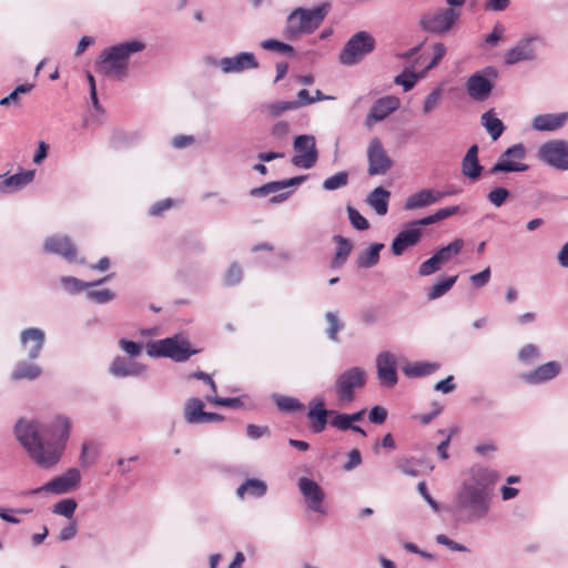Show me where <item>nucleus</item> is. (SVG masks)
<instances>
[{
    "mask_svg": "<svg viewBox=\"0 0 568 568\" xmlns=\"http://www.w3.org/2000/svg\"><path fill=\"white\" fill-rule=\"evenodd\" d=\"M71 427V419L60 415L49 424L21 419L14 432L32 460L41 468H50L61 460Z\"/></svg>",
    "mask_w": 568,
    "mask_h": 568,
    "instance_id": "obj_1",
    "label": "nucleus"
},
{
    "mask_svg": "<svg viewBox=\"0 0 568 568\" xmlns=\"http://www.w3.org/2000/svg\"><path fill=\"white\" fill-rule=\"evenodd\" d=\"M498 478L497 471L488 467L476 465L469 468L454 493L449 511L466 524L486 518Z\"/></svg>",
    "mask_w": 568,
    "mask_h": 568,
    "instance_id": "obj_2",
    "label": "nucleus"
},
{
    "mask_svg": "<svg viewBox=\"0 0 568 568\" xmlns=\"http://www.w3.org/2000/svg\"><path fill=\"white\" fill-rule=\"evenodd\" d=\"M146 44L139 39L124 41L104 49L95 62V71L118 80L126 78L130 58L143 51Z\"/></svg>",
    "mask_w": 568,
    "mask_h": 568,
    "instance_id": "obj_3",
    "label": "nucleus"
},
{
    "mask_svg": "<svg viewBox=\"0 0 568 568\" xmlns=\"http://www.w3.org/2000/svg\"><path fill=\"white\" fill-rule=\"evenodd\" d=\"M331 9L328 2H323L312 9L296 8L287 17L285 36L295 40L300 34H310L316 30Z\"/></svg>",
    "mask_w": 568,
    "mask_h": 568,
    "instance_id": "obj_4",
    "label": "nucleus"
},
{
    "mask_svg": "<svg viewBox=\"0 0 568 568\" xmlns=\"http://www.w3.org/2000/svg\"><path fill=\"white\" fill-rule=\"evenodd\" d=\"M199 351L191 347L190 342L179 334L151 342L146 345V354L150 357H165L176 363L187 361Z\"/></svg>",
    "mask_w": 568,
    "mask_h": 568,
    "instance_id": "obj_5",
    "label": "nucleus"
},
{
    "mask_svg": "<svg viewBox=\"0 0 568 568\" xmlns=\"http://www.w3.org/2000/svg\"><path fill=\"white\" fill-rule=\"evenodd\" d=\"M376 48L375 38L367 31L354 33L338 54V62L345 67L361 63Z\"/></svg>",
    "mask_w": 568,
    "mask_h": 568,
    "instance_id": "obj_6",
    "label": "nucleus"
},
{
    "mask_svg": "<svg viewBox=\"0 0 568 568\" xmlns=\"http://www.w3.org/2000/svg\"><path fill=\"white\" fill-rule=\"evenodd\" d=\"M460 16V9L437 8L422 14L419 26L425 32L444 36L454 29Z\"/></svg>",
    "mask_w": 568,
    "mask_h": 568,
    "instance_id": "obj_7",
    "label": "nucleus"
},
{
    "mask_svg": "<svg viewBox=\"0 0 568 568\" xmlns=\"http://www.w3.org/2000/svg\"><path fill=\"white\" fill-rule=\"evenodd\" d=\"M366 384V372L358 366L338 374L334 382V392L339 404H349L355 399L356 390Z\"/></svg>",
    "mask_w": 568,
    "mask_h": 568,
    "instance_id": "obj_8",
    "label": "nucleus"
},
{
    "mask_svg": "<svg viewBox=\"0 0 568 568\" xmlns=\"http://www.w3.org/2000/svg\"><path fill=\"white\" fill-rule=\"evenodd\" d=\"M536 158L546 166L568 171V140L552 139L539 145Z\"/></svg>",
    "mask_w": 568,
    "mask_h": 568,
    "instance_id": "obj_9",
    "label": "nucleus"
},
{
    "mask_svg": "<svg viewBox=\"0 0 568 568\" xmlns=\"http://www.w3.org/2000/svg\"><path fill=\"white\" fill-rule=\"evenodd\" d=\"M526 156L527 148L524 143H516L501 152L488 173L497 175L499 173L526 172L529 170V165L524 162Z\"/></svg>",
    "mask_w": 568,
    "mask_h": 568,
    "instance_id": "obj_10",
    "label": "nucleus"
},
{
    "mask_svg": "<svg viewBox=\"0 0 568 568\" xmlns=\"http://www.w3.org/2000/svg\"><path fill=\"white\" fill-rule=\"evenodd\" d=\"M498 77L494 67H487L473 73L465 83L468 97L477 102L486 101L494 89V80Z\"/></svg>",
    "mask_w": 568,
    "mask_h": 568,
    "instance_id": "obj_11",
    "label": "nucleus"
},
{
    "mask_svg": "<svg viewBox=\"0 0 568 568\" xmlns=\"http://www.w3.org/2000/svg\"><path fill=\"white\" fill-rule=\"evenodd\" d=\"M42 251L45 254L60 256L68 263H78L83 265L85 258L78 257V247L72 239L64 234H53L44 239L42 243Z\"/></svg>",
    "mask_w": 568,
    "mask_h": 568,
    "instance_id": "obj_12",
    "label": "nucleus"
},
{
    "mask_svg": "<svg viewBox=\"0 0 568 568\" xmlns=\"http://www.w3.org/2000/svg\"><path fill=\"white\" fill-rule=\"evenodd\" d=\"M293 149L296 154L292 158V164L297 168L311 169L318 159L316 140L314 135L301 134L294 139Z\"/></svg>",
    "mask_w": 568,
    "mask_h": 568,
    "instance_id": "obj_13",
    "label": "nucleus"
},
{
    "mask_svg": "<svg viewBox=\"0 0 568 568\" xmlns=\"http://www.w3.org/2000/svg\"><path fill=\"white\" fill-rule=\"evenodd\" d=\"M81 473L78 468L72 467L69 468L65 473L60 476H57L45 483L43 486L36 488L32 493L40 494L42 491L53 494V495H63L75 490L81 483Z\"/></svg>",
    "mask_w": 568,
    "mask_h": 568,
    "instance_id": "obj_14",
    "label": "nucleus"
},
{
    "mask_svg": "<svg viewBox=\"0 0 568 568\" xmlns=\"http://www.w3.org/2000/svg\"><path fill=\"white\" fill-rule=\"evenodd\" d=\"M538 34H526L517 43L506 51L505 63L515 65L524 61H534L537 58L535 42L539 41Z\"/></svg>",
    "mask_w": 568,
    "mask_h": 568,
    "instance_id": "obj_15",
    "label": "nucleus"
},
{
    "mask_svg": "<svg viewBox=\"0 0 568 568\" xmlns=\"http://www.w3.org/2000/svg\"><path fill=\"white\" fill-rule=\"evenodd\" d=\"M367 161L369 175H384L392 166L393 160L386 153L382 141L373 138L367 148Z\"/></svg>",
    "mask_w": 568,
    "mask_h": 568,
    "instance_id": "obj_16",
    "label": "nucleus"
},
{
    "mask_svg": "<svg viewBox=\"0 0 568 568\" xmlns=\"http://www.w3.org/2000/svg\"><path fill=\"white\" fill-rule=\"evenodd\" d=\"M213 64L225 73H241L250 69H257L260 67L254 53L252 52H240L234 57H225L215 60Z\"/></svg>",
    "mask_w": 568,
    "mask_h": 568,
    "instance_id": "obj_17",
    "label": "nucleus"
},
{
    "mask_svg": "<svg viewBox=\"0 0 568 568\" xmlns=\"http://www.w3.org/2000/svg\"><path fill=\"white\" fill-rule=\"evenodd\" d=\"M298 489L304 497L307 507L318 514H325L326 510L323 506L325 493L323 488L313 479L308 477H301L297 481Z\"/></svg>",
    "mask_w": 568,
    "mask_h": 568,
    "instance_id": "obj_18",
    "label": "nucleus"
},
{
    "mask_svg": "<svg viewBox=\"0 0 568 568\" xmlns=\"http://www.w3.org/2000/svg\"><path fill=\"white\" fill-rule=\"evenodd\" d=\"M45 343V333L38 327H29L20 333V345L29 361L40 357Z\"/></svg>",
    "mask_w": 568,
    "mask_h": 568,
    "instance_id": "obj_19",
    "label": "nucleus"
},
{
    "mask_svg": "<svg viewBox=\"0 0 568 568\" xmlns=\"http://www.w3.org/2000/svg\"><path fill=\"white\" fill-rule=\"evenodd\" d=\"M310 420V429L314 434L324 432L327 425L328 417H332V409L325 408L323 397L315 396L308 403V412L306 414Z\"/></svg>",
    "mask_w": 568,
    "mask_h": 568,
    "instance_id": "obj_20",
    "label": "nucleus"
},
{
    "mask_svg": "<svg viewBox=\"0 0 568 568\" xmlns=\"http://www.w3.org/2000/svg\"><path fill=\"white\" fill-rule=\"evenodd\" d=\"M377 376L381 384L386 387H394L398 382L396 371V358L388 351L381 352L376 357Z\"/></svg>",
    "mask_w": 568,
    "mask_h": 568,
    "instance_id": "obj_21",
    "label": "nucleus"
},
{
    "mask_svg": "<svg viewBox=\"0 0 568 568\" xmlns=\"http://www.w3.org/2000/svg\"><path fill=\"white\" fill-rule=\"evenodd\" d=\"M399 99L386 95L377 99L365 119V125L372 128L376 122L385 120L390 113L399 108Z\"/></svg>",
    "mask_w": 568,
    "mask_h": 568,
    "instance_id": "obj_22",
    "label": "nucleus"
},
{
    "mask_svg": "<svg viewBox=\"0 0 568 568\" xmlns=\"http://www.w3.org/2000/svg\"><path fill=\"white\" fill-rule=\"evenodd\" d=\"M450 192H440L434 189H423L416 193L410 194L404 204V210L412 211L436 204L443 197L449 195Z\"/></svg>",
    "mask_w": 568,
    "mask_h": 568,
    "instance_id": "obj_23",
    "label": "nucleus"
},
{
    "mask_svg": "<svg viewBox=\"0 0 568 568\" xmlns=\"http://www.w3.org/2000/svg\"><path fill=\"white\" fill-rule=\"evenodd\" d=\"M560 371L561 365L556 361H551L523 374L520 378L527 384L538 385L554 379L559 375Z\"/></svg>",
    "mask_w": 568,
    "mask_h": 568,
    "instance_id": "obj_24",
    "label": "nucleus"
},
{
    "mask_svg": "<svg viewBox=\"0 0 568 568\" xmlns=\"http://www.w3.org/2000/svg\"><path fill=\"white\" fill-rule=\"evenodd\" d=\"M111 375L120 378L124 377H139L146 372V365L130 361L122 356H116L110 367Z\"/></svg>",
    "mask_w": 568,
    "mask_h": 568,
    "instance_id": "obj_25",
    "label": "nucleus"
},
{
    "mask_svg": "<svg viewBox=\"0 0 568 568\" xmlns=\"http://www.w3.org/2000/svg\"><path fill=\"white\" fill-rule=\"evenodd\" d=\"M423 231L419 227L409 226L400 231L390 245V251L395 256L402 255L408 247H413L419 243Z\"/></svg>",
    "mask_w": 568,
    "mask_h": 568,
    "instance_id": "obj_26",
    "label": "nucleus"
},
{
    "mask_svg": "<svg viewBox=\"0 0 568 568\" xmlns=\"http://www.w3.org/2000/svg\"><path fill=\"white\" fill-rule=\"evenodd\" d=\"M307 179L306 175H298L286 180L272 181L250 191L252 197H264L287 187H297Z\"/></svg>",
    "mask_w": 568,
    "mask_h": 568,
    "instance_id": "obj_27",
    "label": "nucleus"
},
{
    "mask_svg": "<svg viewBox=\"0 0 568 568\" xmlns=\"http://www.w3.org/2000/svg\"><path fill=\"white\" fill-rule=\"evenodd\" d=\"M568 120V112L545 113L532 119L531 126L536 131H556L562 128Z\"/></svg>",
    "mask_w": 568,
    "mask_h": 568,
    "instance_id": "obj_28",
    "label": "nucleus"
},
{
    "mask_svg": "<svg viewBox=\"0 0 568 568\" xmlns=\"http://www.w3.org/2000/svg\"><path fill=\"white\" fill-rule=\"evenodd\" d=\"M34 175V170H27L6 178L0 182V193L9 194L24 189L33 181Z\"/></svg>",
    "mask_w": 568,
    "mask_h": 568,
    "instance_id": "obj_29",
    "label": "nucleus"
},
{
    "mask_svg": "<svg viewBox=\"0 0 568 568\" xmlns=\"http://www.w3.org/2000/svg\"><path fill=\"white\" fill-rule=\"evenodd\" d=\"M42 367L33 361H18L10 374L13 382L19 381H34L42 375Z\"/></svg>",
    "mask_w": 568,
    "mask_h": 568,
    "instance_id": "obj_30",
    "label": "nucleus"
},
{
    "mask_svg": "<svg viewBox=\"0 0 568 568\" xmlns=\"http://www.w3.org/2000/svg\"><path fill=\"white\" fill-rule=\"evenodd\" d=\"M110 278V275L93 282H84L74 276H61L59 282L64 292L70 295L79 294L89 287L98 286Z\"/></svg>",
    "mask_w": 568,
    "mask_h": 568,
    "instance_id": "obj_31",
    "label": "nucleus"
},
{
    "mask_svg": "<svg viewBox=\"0 0 568 568\" xmlns=\"http://www.w3.org/2000/svg\"><path fill=\"white\" fill-rule=\"evenodd\" d=\"M390 192L383 186L375 187L366 197V203L377 215H385L388 211Z\"/></svg>",
    "mask_w": 568,
    "mask_h": 568,
    "instance_id": "obj_32",
    "label": "nucleus"
},
{
    "mask_svg": "<svg viewBox=\"0 0 568 568\" xmlns=\"http://www.w3.org/2000/svg\"><path fill=\"white\" fill-rule=\"evenodd\" d=\"M480 124L485 128L493 141H497L506 130L505 124L497 118L494 109L480 115Z\"/></svg>",
    "mask_w": 568,
    "mask_h": 568,
    "instance_id": "obj_33",
    "label": "nucleus"
},
{
    "mask_svg": "<svg viewBox=\"0 0 568 568\" xmlns=\"http://www.w3.org/2000/svg\"><path fill=\"white\" fill-rule=\"evenodd\" d=\"M204 403L197 397L189 398L184 404L183 415L189 424H203Z\"/></svg>",
    "mask_w": 568,
    "mask_h": 568,
    "instance_id": "obj_34",
    "label": "nucleus"
},
{
    "mask_svg": "<svg viewBox=\"0 0 568 568\" xmlns=\"http://www.w3.org/2000/svg\"><path fill=\"white\" fill-rule=\"evenodd\" d=\"M333 241L336 243L337 248L333 260L331 261L332 268H338L343 266L353 248L351 241L342 235H334Z\"/></svg>",
    "mask_w": 568,
    "mask_h": 568,
    "instance_id": "obj_35",
    "label": "nucleus"
},
{
    "mask_svg": "<svg viewBox=\"0 0 568 568\" xmlns=\"http://www.w3.org/2000/svg\"><path fill=\"white\" fill-rule=\"evenodd\" d=\"M267 491V485L265 481L257 478H250L243 481L236 489L239 498H244L245 494L252 497L261 498Z\"/></svg>",
    "mask_w": 568,
    "mask_h": 568,
    "instance_id": "obj_36",
    "label": "nucleus"
},
{
    "mask_svg": "<svg viewBox=\"0 0 568 568\" xmlns=\"http://www.w3.org/2000/svg\"><path fill=\"white\" fill-rule=\"evenodd\" d=\"M384 248L383 243H374L368 248L361 252L356 258V265L359 268H371L379 262V253Z\"/></svg>",
    "mask_w": 568,
    "mask_h": 568,
    "instance_id": "obj_37",
    "label": "nucleus"
},
{
    "mask_svg": "<svg viewBox=\"0 0 568 568\" xmlns=\"http://www.w3.org/2000/svg\"><path fill=\"white\" fill-rule=\"evenodd\" d=\"M439 369L438 363L416 362L404 367V374L407 377L416 378L430 375Z\"/></svg>",
    "mask_w": 568,
    "mask_h": 568,
    "instance_id": "obj_38",
    "label": "nucleus"
},
{
    "mask_svg": "<svg viewBox=\"0 0 568 568\" xmlns=\"http://www.w3.org/2000/svg\"><path fill=\"white\" fill-rule=\"evenodd\" d=\"M272 399L276 407L284 413H296L305 409V405L295 397L273 394Z\"/></svg>",
    "mask_w": 568,
    "mask_h": 568,
    "instance_id": "obj_39",
    "label": "nucleus"
},
{
    "mask_svg": "<svg viewBox=\"0 0 568 568\" xmlns=\"http://www.w3.org/2000/svg\"><path fill=\"white\" fill-rule=\"evenodd\" d=\"M457 278L458 275L442 277L436 284L428 288L427 298L434 301L444 296L455 285Z\"/></svg>",
    "mask_w": 568,
    "mask_h": 568,
    "instance_id": "obj_40",
    "label": "nucleus"
},
{
    "mask_svg": "<svg viewBox=\"0 0 568 568\" xmlns=\"http://www.w3.org/2000/svg\"><path fill=\"white\" fill-rule=\"evenodd\" d=\"M425 77V72L416 73L410 69L406 68L402 73L395 77L394 83L402 85L405 92L410 91L418 80Z\"/></svg>",
    "mask_w": 568,
    "mask_h": 568,
    "instance_id": "obj_41",
    "label": "nucleus"
},
{
    "mask_svg": "<svg viewBox=\"0 0 568 568\" xmlns=\"http://www.w3.org/2000/svg\"><path fill=\"white\" fill-rule=\"evenodd\" d=\"M464 247V240L456 239L448 245L442 246L434 254L440 260L443 264L448 263L454 256L458 255Z\"/></svg>",
    "mask_w": 568,
    "mask_h": 568,
    "instance_id": "obj_42",
    "label": "nucleus"
},
{
    "mask_svg": "<svg viewBox=\"0 0 568 568\" xmlns=\"http://www.w3.org/2000/svg\"><path fill=\"white\" fill-rule=\"evenodd\" d=\"M484 166L479 159L463 158L462 173L471 181H478L481 178Z\"/></svg>",
    "mask_w": 568,
    "mask_h": 568,
    "instance_id": "obj_43",
    "label": "nucleus"
},
{
    "mask_svg": "<svg viewBox=\"0 0 568 568\" xmlns=\"http://www.w3.org/2000/svg\"><path fill=\"white\" fill-rule=\"evenodd\" d=\"M328 327L326 328V336L332 342H338L337 334L344 329L345 324L338 318L337 312H327L325 314Z\"/></svg>",
    "mask_w": 568,
    "mask_h": 568,
    "instance_id": "obj_44",
    "label": "nucleus"
},
{
    "mask_svg": "<svg viewBox=\"0 0 568 568\" xmlns=\"http://www.w3.org/2000/svg\"><path fill=\"white\" fill-rule=\"evenodd\" d=\"M98 455V445L93 442H85L82 445L80 454V465L82 467H89L95 463Z\"/></svg>",
    "mask_w": 568,
    "mask_h": 568,
    "instance_id": "obj_45",
    "label": "nucleus"
},
{
    "mask_svg": "<svg viewBox=\"0 0 568 568\" xmlns=\"http://www.w3.org/2000/svg\"><path fill=\"white\" fill-rule=\"evenodd\" d=\"M348 184V173L346 171L337 172L336 174L325 179L322 187L325 191H335Z\"/></svg>",
    "mask_w": 568,
    "mask_h": 568,
    "instance_id": "obj_46",
    "label": "nucleus"
},
{
    "mask_svg": "<svg viewBox=\"0 0 568 568\" xmlns=\"http://www.w3.org/2000/svg\"><path fill=\"white\" fill-rule=\"evenodd\" d=\"M77 501L75 499L73 498H65V499H61L59 500L54 506H53V513L57 514V515H60V516H63L68 519H72L73 515H74V511L77 509Z\"/></svg>",
    "mask_w": 568,
    "mask_h": 568,
    "instance_id": "obj_47",
    "label": "nucleus"
},
{
    "mask_svg": "<svg viewBox=\"0 0 568 568\" xmlns=\"http://www.w3.org/2000/svg\"><path fill=\"white\" fill-rule=\"evenodd\" d=\"M510 196L511 193L508 189L504 186H496L488 192L487 200L491 205L500 207Z\"/></svg>",
    "mask_w": 568,
    "mask_h": 568,
    "instance_id": "obj_48",
    "label": "nucleus"
},
{
    "mask_svg": "<svg viewBox=\"0 0 568 568\" xmlns=\"http://www.w3.org/2000/svg\"><path fill=\"white\" fill-rule=\"evenodd\" d=\"M261 48L268 51H277L282 54L286 55H294L295 50L291 44H287L285 42L275 40V39H267L261 42Z\"/></svg>",
    "mask_w": 568,
    "mask_h": 568,
    "instance_id": "obj_49",
    "label": "nucleus"
},
{
    "mask_svg": "<svg viewBox=\"0 0 568 568\" xmlns=\"http://www.w3.org/2000/svg\"><path fill=\"white\" fill-rule=\"evenodd\" d=\"M348 220L357 231H366L369 227L368 221L352 205L346 206Z\"/></svg>",
    "mask_w": 568,
    "mask_h": 568,
    "instance_id": "obj_50",
    "label": "nucleus"
},
{
    "mask_svg": "<svg viewBox=\"0 0 568 568\" xmlns=\"http://www.w3.org/2000/svg\"><path fill=\"white\" fill-rule=\"evenodd\" d=\"M264 109L272 118H277L287 111L295 110V105L291 101H275L265 104Z\"/></svg>",
    "mask_w": 568,
    "mask_h": 568,
    "instance_id": "obj_51",
    "label": "nucleus"
},
{
    "mask_svg": "<svg viewBox=\"0 0 568 568\" xmlns=\"http://www.w3.org/2000/svg\"><path fill=\"white\" fill-rule=\"evenodd\" d=\"M206 400L211 404L230 408H241L243 406L241 397H220L216 395H209L206 396Z\"/></svg>",
    "mask_w": 568,
    "mask_h": 568,
    "instance_id": "obj_52",
    "label": "nucleus"
},
{
    "mask_svg": "<svg viewBox=\"0 0 568 568\" xmlns=\"http://www.w3.org/2000/svg\"><path fill=\"white\" fill-rule=\"evenodd\" d=\"M443 263L433 254L428 260L423 262L418 267L419 276H429L440 270Z\"/></svg>",
    "mask_w": 568,
    "mask_h": 568,
    "instance_id": "obj_53",
    "label": "nucleus"
},
{
    "mask_svg": "<svg viewBox=\"0 0 568 568\" xmlns=\"http://www.w3.org/2000/svg\"><path fill=\"white\" fill-rule=\"evenodd\" d=\"M329 424L332 427L342 432L349 430L353 425L349 420L348 414L339 413L334 409H332V417Z\"/></svg>",
    "mask_w": 568,
    "mask_h": 568,
    "instance_id": "obj_54",
    "label": "nucleus"
},
{
    "mask_svg": "<svg viewBox=\"0 0 568 568\" xmlns=\"http://www.w3.org/2000/svg\"><path fill=\"white\" fill-rule=\"evenodd\" d=\"M243 277V271L240 264L232 263L224 275V285L234 286L237 285Z\"/></svg>",
    "mask_w": 568,
    "mask_h": 568,
    "instance_id": "obj_55",
    "label": "nucleus"
},
{
    "mask_svg": "<svg viewBox=\"0 0 568 568\" xmlns=\"http://www.w3.org/2000/svg\"><path fill=\"white\" fill-rule=\"evenodd\" d=\"M540 357L539 348L534 344H527L518 352V359L524 364H529Z\"/></svg>",
    "mask_w": 568,
    "mask_h": 568,
    "instance_id": "obj_56",
    "label": "nucleus"
},
{
    "mask_svg": "<svg viewBox=\"0 0 568 568\" xmlns=\"http://www.w3.org/2000/svg\"><path fill=\"white\" fill-rule=\"evenodd\" d=\"M87 297L98 304H106L115 297V294L110 288L92 290L87 292Z\"/></svg>",
    "mask_w": 568,
    "mask_h": 568,
    "instance_id": "obj_57",
    "label": "nucleus"
},
{
    "mask_svg": "<svg viewBox=\"0 0 568 568\" xmlns=\"http://www.w3.org/2000/svg\"><path fill=\"white\" fill-rule=\"evenodd\" d=\"M119 346L132 358L138 357L143 349V344L141 342H134L126 338H121L119 341Z\"/></svg>",
    "mask_w": 568,
    "mask_h": 568,
    "instance_id": "obj_58",
    "label": "nucleus"
},
{
    "mask_svg": "<svg viewBox=\"0 0 568 568\" xmlns=\"http://www.w3.org/2000/svg\"><path fill=\"white\" fill-rule=\"evenodd\" d=\"M417 464H419V462L414 458H402L397 463V468L407 476L417 477L419 475V471L416 468Z\"/></svg>",
    "mask_w": 568,
    "mask_h": 568,
    "instance_id": "obj_59",
    "label": "nucleus"
},
{
    "mask_svg": "<svg viewBox=\"0 0 568 568\" xmlns=\"http://www.w3.org/2000/svg\"><path fill=\"white\" fill-rule=\"evenodd\" d=\"M442 95V90L439 88L434 89L424 100L423 112L425 114L429 113L433 109L436 108L438 101Z\"/></svg>",
    "mask_w": 568,
    "mask_h": 568,
    "instance_id": "obj_60",
    "label": "nucleus"
},
{
    "mask_svg": "<svg viewBox=\"0 0 568 568\" xmlns=\"http://www.w3.org/2000/svg\"><path fill=\"white\" fill-rule=\"evenodd\" d=\"M387 418V410L383 406L376 405L371 408L368 413V419L371 423L381 425Z\"/></svg>",
    "mask_w": 568,
    "mask_h": 568,
    "instance_id": "obj_61",
    "label": "nucleus"
},
{
    "mask_svg": "<svg viewBox=\"0 0 568 568\" xmlns=\"http://www.w3.org/2000/svg\"><path fill=\"white\" fill-rule=\"evenodd\" d=\"M417 490L435 513H438L440 510V505L430 496L425 481L418 483Z\"/></svg>",
    "mask_w": 568,
    "mask_h": 568,
    "instance_id": "obj_62",
    "label": "nucleus"
},
{
    "mask_svg": "<svg viewBox=\"0 0 568 568\" xmlns=\"http://www.w3.org/2000/svg\"><path fill=\"white\" fill-rule=\"evenodd\" d=\"M504 32V26L501 23H496L493 28V31L485 38L486 44L495 47L499 40H501Z\"/></svg>",
    "mask_w": 568,
    "mask_h": 568,
    "instance_id": "obj_63",
    "label": "nucleus"
},
{
    "mask_svg": "<svg viewBox=\"0 0 568 568\" xmlns=\"http://www.w3.org/2000/svg\"><path fill=\"white\" fill-rule=\"evenodd\" d=\"M347 462L343 465V469L345 471H351L353 470L354 468H356L357 466L361 465L362 463V455H361V452L356 448L352 449L349 453H348V456H347Z\"/></svg>",
    "mask_w": 568,
    "mask_h": 568,
    "instance_id": "obj_64",
    "label": "nucleus"
}]
</instances>
